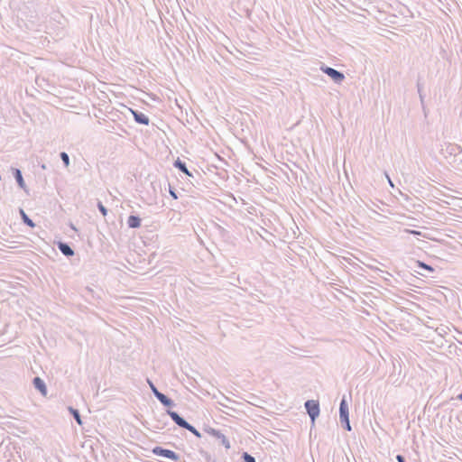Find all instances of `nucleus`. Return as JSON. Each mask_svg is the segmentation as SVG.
Segmentation results:
<instances>
[{"label": "nucleus", "mask_w": 462, "mask_h": 462, "mask_svg": "<svg viewBox=\"0 0 462 462\" xmlns=\"http://www.w3.org/2000/svg\"><path fill=\"white\" fill-rule=\"evenodd\" d=\"M130 110H131V113H132L134 119L136 123L144 125H149L150 120L146 115H144L143 113H142L138 110H133V109H130Z\"/></svg>", "instance_id": "obj_7"}, {"label": "nucleus", "mask_w": 462, "mask_h": 462, "mask_svg": "<svg viewBox=\"0 0 462 462\" xmlns=\"http://www.w3.org/2000/svg\"><path fill=\"white\" fill-rule=\"evenodd\" d=\"M152 453L158 457H162L168 459H171L174 462H178L180 460V455L176 452L164 448L161 446H156L152 449Z\"/></svg>", "instance_id": "obj_2"}, {"label": "nucleus", "mask_w": 462, "mask_h": 462, "mask_svg": "<svg viewBox=\"0 0 462 462\" xmlns=\"http://www.w3.org/2000/svg\"><path fill=\"white\" fill-rule=\"evenodd\" d=\"M373 213L379 215L374 209H372Z\"/></svg>", "instance_id": "obj_32"}, {"label": "nucleus", "mask_w": 462, "mask_h": 462, "mask_svg": "<svg viewBox=\"0 0 462 462\" xmlns=\"http://www.w3.org/2000/svg\"><path fill=\"white\" fill-rule=\"evenodd\" d=\"M20 214H21L22 220L25 225H27L30 227L35 226L34 222L26 215V213L23 211V209H22V208L20 209Z\"/></svg>", "instance_id": "obj_13"}, {"label": "nucleus", "mask_w": 462, "mask_h": 462, "mask_svg": "<svg viewBox=\"0 0 462 462\" xmlns=\"http://www.w3.org/2000/svg\"><path fill=\"white\" fill-rule=\"evenodd\" d=\"M141 218L135 215H130L127 219V225L130 228H139L141 226Z\"/></svg>", "instance_id": "obj_12"}, {"label": "nucleus", "mask_w": 462, "mask_h": 462, "mask_svg": "<svg viewBox=\"0 0 462 462\" xmlns=\"http://www.w3.org/2000/svg\"><path fill=\"white\" fill-rule=\"evenodd\" d=\"M69 411L70 414L73 416V418L75 419V420L77 421V423L79 425H82L83 422H82L81 416H80L79 410H77L73 407H69Z\"/></svg>", "instance_id": "obj_14"}, {"label": "nucleus", "mask_w": 462, "mask_h": 462, "mask_svg": "<svg viewBox=\"0 0 462 462\" xmlns=\"http://www.w3.org/2000/svg\"><path fill=\"white\" fill-rule=\"evenodd\" d=\"M59 250L67 257L73 256L75 252L71 246L65 242H58L57 244Z\"/></svg>", "instance_id": "obj_9"}, {"label": "nucleus", "mask_w": 462, "mask_h": 462, "mask_svg": "<svg viewBox=\"0 0 462 462\" xmlns=\"http://www.w3.org/2000/svg\"><path fill=\"white\" fill-rule=\"evenodd\" d=\"M170 195L174 199H178V196L176 194V191L174 189H172L171 187H170Z\"/></svg>", "instance_id": "obj_26"}, {"label": "nucleus", "mask_w": 462, "mask_h": 462, "mask_svg": "<svg viewBox=\"0 0 462 462\" xmlns=\"http://www.w3.org/2000/svg\"><path fill=\"white\" fill-rule=\"evenodd\" d=\"M167 414L171 420L180 428H185L189 423L184 418H182L177 411L167 410Z\"/></svg>", "instance_id": "obj_5"}, {"label": "nucleus", "mask_w": 462, "mask_h": 462, "mask_svg": "<svg viewBox=\"0 0 462 462\" xmlns=\"http://www.w3.org/2000/svg\"><path fill=\"white\" fill-rule=\"evenodd\" d=\"M339 420H340L342 427L346 431L352 430V427H351L350 421H349L348 404H347L345 395L342 397V399L340 401V404H339Z\"/></svg>", "instance_id": "obj_1"}, {"label": "nucleus", "mask_w": 462, "mask_h": 462, "mask_svg": "<svg viewBox=\"0 0 462 462\" xmlns=\"http://www.w3.org/2000/svg\"><path fill=\"white\" fill-rule=\"evenodd\" d=\"M173 165H174L175 168H177L179 171H180L181 172H183L187 176L192 177V173L187 168L186 163L183 161H181L180 158H178L174 162Z\"/></svg>", "instance_id": "obj_11"}, {"label": "nucleus", "mask_w": 462, "mask_h": 462, "mask_svg": "<svg viewBox=\"0 0 462 462\" xmlns=\"http://www.w3.org/2000/svg\"><path fill=\"white\" fill-rule=\"evenodd\" d=\"M447 328L445 327H439V328H436V332L439 335V336H443L444 334L447 333V330H446Z\"/></svg>", "instance_id": "obj_24"}, {"label": "nucleus", "mask_w": 462, "mask_h": 462, "mask_svg": "<svg viewBox=\"0 0 462 462\" xmlns=\"http://www.w3.org/2000/svg\"><path fill=\"white\" fill-rule=\"evenodd\" d=\"M397 462H405V458L402 455L396 456Z\"/></svg>", "instance_id": "obj_28"}, {"label": "nucleus", "mask_w": 462, "mask_h": 462, "mask_svg": "<svg viewBox=\"0 0 462 462\" xmlns=\"http://www.w3.org/2000/svg\"><path fill=\"white\" fill-rule=\"evenodd\" d=\"M60 157L62 161V162L64 163L65 167H68L69 165V156L67 152H61L60 153Z\"/></svg>", "instance_id": "obj_17"}, {"label": "nucleus", "mask_w": 462, "mask_h": 462, "mask_svg": "<svg viewBox=\"0 0 462 462\" xmlns=\"http://www.w3.org/2000/svg\"><path fill=\"white\" fill-rule=\"evenodd\" d=\"M304 406L312 424H314L315 420L319 416L320 412L319 401L308 400Z\"/></svg>", "instance_id": "obj_3"}, {"label": "nucleus", "mask_w": 462, "mask_h": 462, "mask_svg": "<svg viewBox=\"0 0 462 462\" xmlns=\"http://www.w3.org/2000/svg\"><path fill=\"white\" fill-rule=\"evenodd\" d=\"M97 208L100 211V213L106 217L107 215V208L103 205L101 201L97 202Z\"/></svg>", "instance_id": "obj_22"}, {"label": "nucleus", "mask_w": 462, "mask_h": 462, "mask_svg": "<svg viewBox=\"0 0 462 462\" xmlns=\"http://www.w3.org/2000/svg\"><path fill=\"white\" fill-rule=\"evenodd\" d=\"M155 397L165 407L171 408L175 406V402L161 392H157Z\"/></svg>", "instance_id": "obj_8"}, {"label": "nucleus", "mask_w": 462, "mask_h": 462, "mask_svg": "<svg viewBox=\"0 0 462 462\" xmlns=\"http://www.w3.org/2000/svg\"><path fill=\"white\" fill-rule=\"evenodd\" d=\"M32 385L33 387L39 391L43 396H46L47 395V386L44 383V381L39 377V376H35L33 379H32Z\"/></svg>", "instance_id": "obj_6"}, {"label": "nucleus", "mask_w": 462, "mask_h": 462, "mask_svg": "<svg viewBox=\"0 0 462 462\" xmlns=\"http://www.w3.org/2000/svg\"><path fill=\"white\" fill-rule=\"evenodd\" d=\"M417 264H418V267L420 268V269H423V270H426V271H429V272H434V269L432 266L423 263V262H420V261H418L417 262Z\"/></svg>", "instance_id": "obj_19"}, {"label": "nucleus", "mask_w": 462, "mask_h": 462, "mask_svg": "<svg viewBox=\"0 0 462 462\" xmlns=\"http://www.w3.org/2000/svg\"><path fill=\"white\" fill-rule=\"evenodd\" d=\"M187 425L188 426L184 428L185 430L194 434L197 438H201L200 432L194 426H192L190 423H188Z\"/></svg>", "instance_id": "obj_16"}, {"label": "nucleus", "mask_w": 462, "mask_h": 462, "mask_svg": "<svg viewBox=\"0 0 462 462\" xmlns=\"http://www.w3.org/2000/svg\"><path fill=\"white\" fill-rule=\"evenodd\" d=\"M217 439H220L221 445H223L226 448H230L229 440L226 439V437L224 434H221L220 438H217Z\"/></svg>", "instance_id": "obj_21"}, {"label": "nucleus", "mask_w": 462, "mask_h": 462, "mask_svg": "<svg viewBox=\"0 0 462 462\" xmlns=\"http://www.w3.org/2000/svg\"><path fill=\"white\" fill-rule=\"evenodd\" d=\"M205 431L208 432V434L214 436L215 438H220V435L222 434L219 430H215L213 428H206L205 429Z\"/></svg>", "instance_id": "obj_18"}, {"label": "nucleus", "mask_w": 462, "mask_h": 462, "mask_svg": "<svg viewBox=\"0 0 462 462\" xmlns=\"http://www.w3.org/2000/svg\"><path fill=\"white\" fill-rule=\"evenodd\" d=\"M417 88H418V93L420 94V92H421V86H420V84L419 82L417 83Z\"/></svg>", "instance_id": "obj_29"}, {"label": "nucleus", "mask_w": 462, "mask_h": 462, "mask_svg": "<svg viewBox=\"0 0 462 462\" xmlns=\"http://www.w3.org/2000/svg\"><path fill=\"white\" fill-rule=\"evenodd\" d=\"M447 152L450 155H456L461 152V147L457 144H448L447 147Z\"/></svg>", "instance_id": "obj_15"}, {"label": "nucleus", "mask_w": 462, "mask_h": 462, "mask_svg": "<svg viewBox=\"0 0 462 462\" xmlns=\"http://www.w3.org/2000/svg\"><path fill=\"white\" fill-rule=\"evenodd\" d=\"M12 171H13V175L17 182V185L25 190V188H26V184L24 182V180H23V174H22V171L17 169V168H12Z\"/></svg>", "instance_id": "obj_10"}, {"label": "nucleus", "mask_w": 462, "mask_h": 462, "mask_svg": "<svg viewBox=\"0 0 462 462\" xmlns=\"http://www.w3.org/2000/svg\"><path fill=\"white\" fill-rule=\"evenodd\" d=\"M321 71L327 74L335 83L340 84L345 79L343 72L337 70L328 66H321Z\"/></svg>", "instance_id": "obj_4"}, {"label": "nucleus", "mask_w": 462, "mask_h": 462, "mask_svg": "<svg viewBox=\"0 0 462 462\" xmlns=\"http://www.w3.org/2000/svg\"><path fill=\"white\" fill-rule=\"evenodd\" d=\"M243 462H256L254 457L248 454L247 452H244L242 455Z\"/></svg>", "instance_id": "obj_20"}, {"label": "nucleus", "mask_w": 462, "mask_h": 462, "mask_svg": "<svg viewBox=\"0 0 462 462\" xmlns=\"http://www.w3.org/2000/svg\"><path fill=\"white\" fill-rule=\"evenodd\" d=\"M404 232L409 233V234H412L414 236H420V232L417 231V230L405 229Z\"/></svg>", "instance_id": "obj_25"}, {"label": "nucleus", "mask_w": 462, "mask_h": 462, "mask_svg": "<svg viewBox=\"0 0 462 462\" xmlns=\"http://www.w3.org/2000/svg\"><path fill=\"white\" fill-rule=\"evenodd\" d=\"M147 383L149 384V387H150L152 393L155 396L157 392H160V391L157 389V387L154 385V383L150 379H147Z\"/></svg>", "instance_id": "obj_23"}, {"label": "nucleus", "mask_w": 462, "mask_h": 462, "mask_svg": "<svg viewBox=\"0 0 462 462\" xmlns=\"http://www.w3.org/2000/svg\"><path fill=\"white\" fill-rule=\"evenodd\" d=\"M419 96H420V102L423 104L424 96L422 95L421 92H420V94H419Z\"/></svg>", "instance_id": "obj_30"}, {"label": "nucleus", "mask_w": 462, "mask_h": 462, "mask_svg": "<svg viewBox=\"0 0 462 462\" xmlns=\"http://www.w3.org/2000/svg\"><path fill=\"white\" fill-rule=\"evenodd\" d=\"M41 168H42V170H46V169H47V166H46V164H44V163H43V164H42V165H41Z\"/></svg>", "instance_id": "obj_31"}, {"label": "nucleus", "mask_w": 462, "mask_h": 462, "mask_svg": "<svg viewBox=\"0 0 462 462\" xmlns=\"http://www.w3.org/2000/svg\"><path fill=\"white\" fill-rule=\"evenodd\" d=\"M385 177H386V179H387V180H388L389 185H390L392 188H393V187H394V184H393V180H391V178H390V176L388 175V173H387V172H385Z\"/></svg>", "instance_id": "obj_27"}]
</instances>
